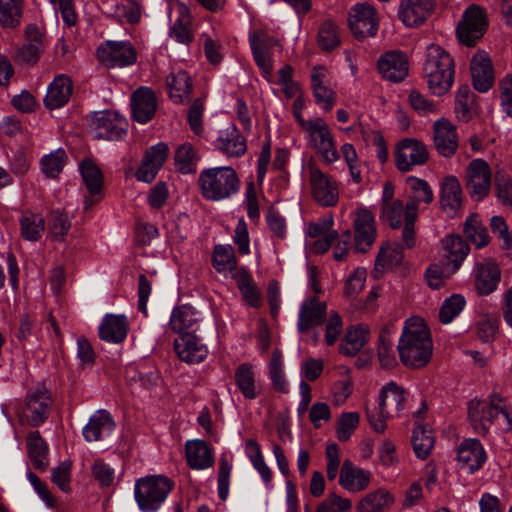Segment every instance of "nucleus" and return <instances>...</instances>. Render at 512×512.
I'll return each instance as SVG.
<instances>
[{
    "label": "nucleus",
    "mask_w": 512,
    "mask_h": 512,
    "mask_svg": "<svg viewBox=\"0 0 512 512\" xmlns=\"http://www.w3.org/2000/svg\"><path fill=\"white\" fill-rule=\"evenodd\" d=\"M457 459L469 473L480 469L486 461L485 450L477 439H466L458 448Z\"/></svg>",
    "instance_id": "nucleus-26"
},
{
    "label": "nucleus",
    "mask_w": 512,
    "mask_h": 512,
    "mask_svg": "<svg viewBox=\"0 0 512 512\" xmlns=\"http://www.w3.org/2000/svg\"><path fill=\"white\" fill-rule=\"evenodd\" d=\"M327 314V304L314 296L303 302L298 318V330L305 333L323 324Z\"/></svg>",
    "instance_id": "nucleus-19"
},
{
    "label": "nucleus",
    "mask_w": 512,
    "mask_h": 512,
    "mask_svg": "<svg viewBox=\"0 0 512 512\" xmlns=\"http://www.w3.org/2000/svg\"><path fill=\"white\" fill-rule=\"evenodd\" d=\"M379 73L391 82H402L408 75V60L401 51H389L383 54L377 62Z\"/></svg>",
    "instance_id": "nucleus-17"
},
{
    "label": "nucleus",
    "mask_w": 512,
    "mask_h": 512,
    "mask_svg": "<svg viewBox=\"0 0 512 512\" xmlns=\"http://www.w3.org/2000/svg\"><path fill=\"white\" fill-rule=\"evenodd\" d=\"M393 503V497L385 489H377L363 498L357 505V512H383Z\"/></svg>",
    "instance_id": "nucleus-46"
},
{
    "label": "nucleus",
    "mask_w": 512,
    "mask_h": 512,
    "mask_svg": "<svg viewBox=\"0 0 512 512\" xmlns=\"http://www.w3.org/2000/svg\"><path fill=\"white\" fill-rule=\"evenodd\" d=\"M196 158V151L190 143L181 144L175 152V162L180 165V172H192L191 165Z\"/></svg>",
    "instance_id": "nucleus-62"
},
{
    "label": "nucleus",
    "mask_w": 512,
    "mask_h": 512,
    "mask_svg": "<svg viewBox=\"0 0 512 512\" xmlns=\"http://www.w3.org/2000/svg\"><path fill=\"white\" fill-rule=\"evenodd\" d=\"M392 346V342L388 338L386 330H382L378 339L377 354L381 366L384 368H392L396 365V358Z\"/></svg>",
    "instance_id": "nucleus-60"
},
{
    "label": "nucleus",
    "mask_w": 512,
    "mask_h": 512,
    "mask_svg": "<svg viewBox=\"0 0 512 512\" xmlns=\"http://www.w3.org/2000/svg\"><path fill=\"white\" fill-rule=\"evenodd\" d=\"M174 488V482L163 475H150L135 483V500L143 512H155Z\"/></svg>",
    "instance_id": "nucleus-4"
},
{
    "label": "nucleus",
    "mask_w": 512,
    "mask_h": 512,
    "mask_svg": "<svg viewBox=\"0 0 512 512\" xmlns=\"http://www.w3.org/2000/svg\"><path fill=\"white\" fill-rule=\"evenodd\" d=\"M406 183L409 185L412 196L416 201L423 202L427 205L431 204L434 200V194L429 183L421 178L415 176H409L406 179Z\"/></svg>",
    "instance_id": "nucleus-59"
},
{
    "label": "nucleus",
    "mask_w": 512,
    "mask_h": 512,
    "mask_svg": "<svg viewBox=\"0 0 512 512\" xmlns=\"http://www.w3.org/2000/svg\"><path fill=\"white\" fill-rule=\"evenodd\" d=\"M465 306V299L460 294H453L449 298H447L439 311V320L443 324L450 323L460 312L463 310Z\"/></svg>",
    "instance_id": "nucleus-56"
},
{
    "label": "nucleus",
    "mask_w": 512,
    "mask_h": 512,
    "mask_svg": "<svg viewBox=\"0 0 512 512\" xmlns=\"http://www.w3.org/2000/svg\"><path fill=\"white\" fill-rule=\"evenodd\" d=\"M349 27L358 40L374 37L379 28L376 9L368 3L356 4L349 13Z\"/></svg>",
    "instance_id": "nucleus-10"
},
{
    "label": "nucleus",
    "mask_w": 512,
    "mask_h": 512,
    "mask_svg": "<svg viewBox=\"0 0 512 512\" xmlns=\"http://www.w3.org/2000/svg\"><path fill=\"white\" fill-rule=\"evenodd\" d=\"M282 366V352L280 349L275 348L269 363L270 379L275 390L281 393H287L288 390Z\"/></svg>",
    "instance_id": "nucleus-52"
},
{
    "label": "nucleus",
    "mask_w": 512,
    "mask_h": 512,
    "mask_svg": "<svg viewBox=\"0 0 512 512\" xmlns=\"http://www.w3.org/2000/svg\"><path fill=\"white\" fill-rule=\"evenodd\" d=\"M312 196L323 207L335 206L339 199L336 181L319 169H312L310 175Z\"/></svg>",
    "instance_id": "nucleus-13"
},
{
    "label": "nucleus",
    "mask_w": 512,
    "mask_h": 512,
    "mask_svg": "<svg viewBox=\"0 0 512 512\" xmlns=\"http://www.w3.org/2000/svg\"><path fill=\"white\" fill-rule=\"evenodd\" d=\"M66 152L59 148L41 159L43 173L49 178H56L66 163Z\"/></svg>",
    "instance_id": "nucleus-53"
},
{
    "label": "nucleus",
    "mask_w": 512,
    "mask_h": 512,
    "mask_svg": "<svg viewBox=\"0 0 512 512\" xmlns=\"http://www.w3.org/2000/svg\"><path fill=\"white\" fill-rule=\"evenodd\" d=\"M197 183L202 197L209 201L229 199L237 194L241 187L237 172L230 166L202 170Z\"/></svg>",
    "instance_id": "nucleus-3"
},
{
    "label": "nucleus",
    "mask_w": 512,
    "mask_h": 512,
    "mask_svg": "<svg viewBox=\"0 0 512 512\" xmlns=\"http://www.w3.org/2000/svg\"><path fill=\"white\" fill-rule=\"evenodd\" d=\"M295 118L301 127L309 134L311 145L316 148L327 163H333L338 158V152L334 146L332 134L328 125L322 118L304 120L300 113L295 112Z\"/></svg>",
    "instance_id": "nucleus-5"
},
{
    "label": "nucleus",
    "mask_w": 512,
    "mask_h": 512,
    "mask_svg": "<svg viewBox=\"0 0 512 512\" xmlns=\"http://www.w3.org/2000/svg\"><path fill=\"white\" fill-rule=\"evenodd\" d=\"M23 13V0H0V25L15 28L20 25Z\"/></svg>",
    "instance_id": "nucleus-49"
},
{
    "label": "nucleus",
    "mask_w": 512,
    "mask_h": 512,
    "mask_svg": "<svg viewBox=\"0 0 512 512\" xmlns=\"http://www.w3.org/2000/svg\"><path fill=\"white\" fill-rule=\"evenodd\" d=\"M197 323L195 309L190 305H180L173 309L169 325L175 333L183 335L184 333H195Z\"/></svg>",
    "instance_id": "nucleus-34"
},
{
    "label": "nucleus",
    "mask_w": 512,
    "mask_h": 512,
    "mask_svg": "<svg viewBox=\"0 0 512 512\" xmlns=\"http://www.w3.org/2000/svg\"><path fill=\"white\" fill-rule=\"evenodd\" d=\"M249 41L252 52L269 53L274 46L278 45V40L262 29L253 31Z\"/></svg>",
    "instance_id": "nucleus-61"
},
{
    "label": "nucleus",
    "mask_w": 512,
    "mask_h": 512,
    "mask_svg": "<svg viewBox=\"0 0 512 512\" xmlns=\"http://www.w3.org/2000/svg\"><path fill=\"white\" fill-rule=\"evenodd\" d=\"M20 229L25 240L38 241L45 230V220L40 214L25 213L20 219Z\"/></svg>",
    "instance_id": "nucleus-50"
},
{
    "label": "nucleus",
    "mask_w": 512,
    "mask_h": 512,
    "mask_svg": "<svg viewBox=\"0 0 512 512\" xmlns=\"http://www.w3.org/2000/svg\"><path fill=\"white\" fill-rule=\"evenodd\" d=\"M434 144L438 153L444 157H452L458 148V137L455 126L447 119L434 123Z\"/></svg>",
    "instance_id": "nucleus-20"
},
{
    "label": "nucleus",
    "mask_w": 512,
    "mask_h": 512,
    "mask_svg": "<svg viewBox=\"0 0 512 512\" xmlns=\"http://www.w3.org/2000/svg\"><path fill=\"white\" fill-rule=\"evenodd\" d=\"M115 422L111 414L104 410H98L92 415L83 428V437L86 441H100L104 432H111L115 429Z\"/></svg>",
    "instance_id": "nucleus-33"
},
{
    "label": "nucleus",
    "mask_w": 512,
    "mask_h": 512,
    "mask_svg": "<svg viewBox=\"0 0 512 512\" xmlns=\"http://www.w3.org/2000/svg\"><path fill=\"white\" fill-rule=\"evenodd\" d=\"M455 113L459 121L469 122L476 113L475 94L468 85H461L455 97Z\"/></svg>",
    "instance_id": "nucleus-40"
},
{
    "label": "nucleus",
    "mask_w": 512,
    "mask_h": 512,
    "mask_svg": "<svg viewBox=\"0 0 512 512\" xmlns=\"http://www.w3.org/2000/svg\"><path fill=\"white\" fill-rule=\"evenodd\" d=\"M187 464L192 469L202 470L212 467L214 456L204 440L188 441L185 445Z\"/></svg>",
    "instance_id": "nucleus-32"
},
{
    "label": "nucleus",
    "mask_w": 512,
    "mask_h": 512,
    "mask_svg": "<svg viewBox=\"0 0 512 512\" xmlns=\"http://www.w3.org/2000/svg\"><path fill=\"white\" fill-rule=\"evenodd\" d=\"M82 179L90 195H98L103 187V174L97 164L91 159H84L79 165Z\"/></svg>",
    "instance_id": "nucleus-42"
},
{
    "label": "nucleus",
    "mask_w": 512,
    "mask_h": 512,
    "mask_svg": "<svg viewBox=\"0 0 512 512\" xmlns=\"http://www.w3.org/2000/svg\"><path fill=\"white\" fill-rule=\"evenodd\" d=\"M360 415L358 412L342 413L337 421L336 435L340 442H346L358 427Z\"/></svg>",
    "instance_id": "nucleus-55"
},
{
    "label": "nucleus",
    "mask_w": 512,
    "mask_h": 512,
    "mask_svg": "<svg viewBox=\"0 0 512 512\" xmlns=\"http://www.w3.org/2000/svg\"><path fill=\"white\" fill-rule=\"evenodd\" d=\"M501 271L494 261L477 263L475 268V289L480 296L491 294L497 289Z\"/></svg>",
    "instance_id": "nucleus-25"
},
{
    "label": "nucleus",
    "mask_w": 512,
    "mask_h": 512,
    "mask_svg": "<svg viewBox=\"0 0 512 512\" xmlns=\"http://www.w3.org/2000/svg\"><path fill=\"white\" fill-rule=\"evenodd\" d=\"M470 71L473 87L479 92H487L494 84L495 74L492 60L484 51H478L471 59Z\"/></svg>",
    "instance_id": "nucleus-16"
},
{
    "label": "nucleus",
    "mask_w": 512,
    "mask_h": 512,
    "mask_svg": "<svg viewBox=\"0 0 512 512\" xmlns=\"http://www.w3.org/2000/svg\"><path fill=\"white\" fill-rule=\"evenodd\" d=\"M397 349L402 364L408 368L420 369L430 362L433 351L431 334L421 319L406 321Z\"/></svg>",
    "instance_id": "nucleus-1"
},
{
    "label": "nucleus",
    "mask_w": 512,
    "mask_h": 512,
    "mask_svg": "<svg viewBox=\"0 0 512 512\" xmlns=\"http://www.w3.org/2000/svg\"><path fill=\"white\" fill-rule=\"evenodd\" d=\"M463 233L477 248L484 247L489 243L487 228L481 223L476 213H472L466 218Z\"/></svg>",
    "instance_id": "nucleus-47"
},
{
    "label": "nucleus",
    "mask_w": 512,
    "mask_h": 512,
    "mask_svg": "<svg viewBox=\"0 0 512 512\" xmlns=\"http://www.w3.org/2000/svg\"><path fill=\"white\" fill-rule=\"evenodd\" d=\"M503 398L499 394H491L489 402L486 400L473 399L468 405V418L479 434H486L489 425L500 416Z\"/></svg>",
    "instance_id": "nucleus-7"
},
{
    "label": "nucleus",
    "mask_w": 512,
    "mask_h": 512,
    "mask_svg": "<svg viewBox=\"0 0 512 512\" xmlns=\"http://www.w3.org/2000/svg\"><path fill=\"white\" fill-rule=\"evenodd\" d=\"M72 94V82L66 75H58L48 87L44 105L49 110L64 106Z\"/></svg>",
    "instance_id": "nucleus-30"
},
{
    "label": "nucleus",
    "mask_w": 512,
    "mask_h": 512,
    "mask_svg": "<svg viewBox=\"0 0 512 512\" xmlns=\"http://www.w3.org/2000/svg\"><path fill=\"white\" fill-rule=\"evenodd\" d=\"M27 43L18 49L16 59L25 64L34 65L44 51V35L36 25L26 28Z\"/></svg>",
    "instance_id": "nucleus-27"
},
{
    "label": "nucleus",
    "mask_w": 512,
    "mask_h": 512,
    "mask_svg": "<svg viewBox=\"0 0 512 512\" xmlns=\"http://www.w3.org/2000/svg\"><path fill=\"white\" fill-rule=\"evenodd\" d=\"M354 241L358 252L366 253L376 239V226L374 215L366 208H360L354 219Z\"/></svg>",
    "instance_id": "nucleus-14"
},
{
    "label": "nucleus",
    "mask_w": 512,
    "mask_h": 512,
    "mask_svg": "<svg viewBox=\"0 0 512 512\" xmlns=\"http://www.w3.org/2000/svg\"><path fill=\"white\" fill-rule=\"evenodd\" d=\"M491 169L483 159L470 162L466 170V189L471 197L481 200L489 193L491 186Z\"/></svg>",
    "instance_id": "nucleus-12"
},
{
    "label": "nucleus",
    "mask_w": 512,
    "mask_h": 512,
    "mask_svg": "<svg viewBox=\"0 0 512 512\" xmlns=\"http://www.w3.org/2000/svg\"><path fill=\"white\" fill-rule=\"evenodd\" d=\"M423 72L430 92L436 96H443L454 82V59L441 46L431 44L426 51Z\"/></svg>",
    "instance_id": "nucleus-2"
},
{
    "label": "nucleus",
    "mask_w": 512,
    "mask_h": 512,
    "mask_svg": "<svg viewBox=\"0 0 512 512\" xmlns=\"http://www.w3.org/2000/svg\"><path fill=\"white\" fill-rule=\"evenodd\" d=\"M128 331L129 322L124 315L107 314L99 326V337L101 340L118 344L125 340Z\"/></svg>",
    "instance_id": "nucleus-28"
},
{
    "label": "nucleus",
    "mask_w": 512,
    "mask_h": 512,
    "mask_svg": "<svg viewBox=\"0 0 512 512\" xmlns=\"http://www.w3.org/2000/svg\"><path fill=\"white\" fill-rule=\"evenodd\" d=\"M444 248L447 253L444 255L443 259L451 263L457 269L460 268L463 260L470 251L469 245L459 235L446 237Z\"/></svg>",
    "instance_id": "nucleus-43"
},
{
    "label": "nucleus",
    "mask_w": 512,
    "mask_h": 512,
    "mask_svg": "<svg viewBox=\"0 0 512 512\" xmlns=\"http://www.w3.org/2000/svg\"><path fill=\"white\" fill-rule=\"evenodd\" d=\"M405 401V390L395 382H389L380 391L379 409L385 411L386 406L389 405L399 412L404 409Z\"/></svg>",
    "instance_id": "nucleus-44"
},
{
    "label": "nucleus",
    "mask_w": 512,
    "mask_h": 512,
    "mask_svg": "<svg viewBox=\"0 0 512 512\" xmlns=\"http://www.w3.org/2000/svg\"><path fill=\"white\" fill-rule=\"evenodd\" d=\"M218 149L228 157H241L247 151L246 138L231 124L217 138Z\"/></svg>",
    "instance_id": "nucleus-31"
},
{
    "label": "nucleus",
    "mask_w": 512,
    "mask_h": 512,
    "mask_svg": "<svg viewBox=\"0 0 512 512\" xmlns=\"http://www.w3.org/2000/svg\"><path fill=\"white\" fill-rule=\"evenodd\" d=\"M27 451L33 467L45 471L48 466V446L39 431L30 432L27 436Z\"/></svg>",
    "instance_id": "nucleus-38"
},
{
    "label": "nucleus",
    "mask_w": 512,
    "mask_h": 512,
    "mask_svg": "<svg viewBox=\"0 0 512 512\" xmlns=\"http://www.w3.org/2000/svg\"><path fill=\"white\" fill-rule=\"evenodd\" d=\"M462 204V188L459 180L446 176L441 183L440 207L449 217H454Z\"/></svg>",
    "instance_id": "nucleus-24"
},
{
    "label": "nucleus",
    "mask_w": 512,
    "mask_h": 512,
    "mask_svg": "<svg viewBox=\"0 0 512 512\" xmlns=\"http://www.w3.org/2000/svg\"><path fill=\"white\" fill-rule=\"evenodd\" d=\"M326 77V68L323 66H315L311 74V87L316 103L323 105L326 111H330L334 105L336 93L323 85Z\"/></svg>",
    "instance_id": "nucleus-35"
},
{
    "label": "nucleus",
    "mask_w": 512,
    "mask_h": 512,
    "mask_svg": "<svg viewBox=\"0 0 512 512\" xmlns=\"http://www.w3.org/2000/svg\"><path fill=\"white\" fill-rule=\"evenodd\" d=\"M458 269L443 258L438 264H431L426 270V279L429 287L439 289L444 285L446 279L453 275Z\"/></svg>",
    "instance_id": "nucleus-51"
},
{
    "label": "nucleus",
    "mask_w": 512,
    "mask_h": 512,
    "mask_svg": "<svg viewBox=\"0 0 512 512\" xmlns=\"http://www.w3.org/2000/svg\"><path fill=\"white\" fill-rule=\"evenodd\" d=\"M233 279L236 281L244 301L254 308L260 307V292L247 268L241 267L238 271H235Z\"/></svg>",
    "instance_id": "nucleus-39"
},
{
    "label": "nucleus",
    "mask_w": 512,
    "mask_h": 512,
    "mask_svg": "<svg viewBox=\"0 0 512 512\" xmlns=\"http://www.w3.org/2000/svg\"><path fill=\"white\" fill-rule=\"evenodd\" d=\"M212 265L217 272L229 271L233 273L238 271L237 258L231 245H216L212 254Z\"/></svg>",
    "instance_id": "nucleus-45"
},
{
    "label": "nucleus",
    "mask_w": 512,
    "mask_h": 512,
    "mask_svg": "<svg viewBox=\"0 0 512 512\" xmlns=\"http://www.w3.org/2000/svg\"><path fill=\"white\" fill-rule=\"evenodd\" d=\"M429 160L427 147L421 141L414 138L401 140L394 153V162L401 172H409L414 166L424 165Z\"/></svg>",
    "instance_id": "nucleus-8"
},
{
    "label": "nucleus",
    "mask_w": 512,
    "mask_h": 512,
    "mask_svg": "<svg viewBox=\"0 0 512 512\" xmlns=\"http://www.w3.org/2000/svg\"><path fill=\"white\" fill-rule=\"evenodd\" d=\"M48 224L52 236L59 240H63L71 228V221L68 214L59 209L50 212Z\"/></svg>",
    "instance_id": "nucleus-54"
},
{
    "label": "nucleus",
    "mask_w": 512,
    "mask_h": 512,
    "mask_svg": "<svg viewBox=\"0 0 512 512\" xmlns=\"http://www.w3.org/2000/svg\"><path fill=\"white\" fill-rule=\"evenodd\" d=\"M52 400L46 389L37 390L27 394L26 409L30 412L28 423L32 427H38L49 416Z\"/></svg>",
    "instance_id": "nucleus-23"
},
{
    "label": "nucleus",
    "mask_w": 512,
    "mask_h": 512,
    "mask_svg": "<svg viewBox=\"0 0 512 512\" xmlns=\"http://www.w3.org/2000/svg\"><path fill=\"white\" fill-rule=\"evenodd\" d=\"M501 106L512 117V75L508 74L499 81Z\"/></svg>",
    "instance_id": "nucleus-64"
},
{
    "label": "nucleus",
    "mask_w": 512,
    "mask_h": 512,
    "mask_svg": "<svg viewBox=\"0 0 512 512\" xmlns=\"http://www.w3.org/2000/svg\"><path fill=\"white\" fill-rule=\"evenodd\" d=\"M434 6V0H404L399 8V18L406 26H418L428 18Z\"/></svg>",
    "instance_id": "nucleus-22"
},
{
    "label": "nucleus",
    "mask_w": 512,
    "mask_h": 512,
    "mask_svg": "<svg viewBox=\"0 0 512 512\" xmlns=\"http://www.w3.org/2000/svg\"><path fill=\"white\" fill-rule=\"evenodd\" d=\"M499 328V317L497 315H483L476 323L477 336L483 342L494 340Z\"/></svg>",
    "instance_id": "nucleus-58"
},
{
    "label": "nucleus",
    "mask_w": 512,
    "mask_h": 512,
    "mask_svg": "<svg viewBox=\"0 0 512 512\" xmlns=\"http://www.w3.org/2000/svg\"><path fill=\"white\" fill-rule=\"evenodd\" d=\"M235 382L246 399H255L259 392L257 391L253 367L250 363H242L235 370Z\"/></svg>",
    "instance_id": "nucleus-41"
},
{
    "label": "nucleus",
    "mask_w": 512,
    "mask_h": 512,
    "mask_svg": "<svg viewBox=\"0 0 512 512\" xmlns=\"http://www.w3.org/2000/svg\"><path fill=\"white\" fill-rule=\"evenodd\" d=\"M369 329L364 325L350 326L341 340L339 353L345 356H355L367 343Z\"/></svg>",
    "instance_id": "nucleus-36"
},
{
    "label": "nucleus",
    "mask_w": 512,
    "mask_h": 512,
    "mask_svg": "<svg viewBox=\"0 0 512 512\" xmlns=\"http://www.w3.org/2000/svg\"><path fill=\"white\" fill-rule=\"evenodd\" d=\"M318 44L323 51H331L340 44L336 25L325 21L318 31Z\"/></svg>",
    "instance_id": "nucleus-57"
},
{
    "label": "nucleus",
    "mask_w": 512,
    "mask_h": 512,
    "mask_svg": "<svg viewBox=\"0 0 512 512\" xmlns=\"http://www.w3.org/2000/svg\"><path fill=\"white\" fill-rule=\"evenodd\" d=\"M487 27L485 11L477 5H471L465 10L457 25V38L461 44L473 47L483 37Z\"/></svg>",
    "instance_id": "nucleus-6"
},
{
    "label": "nucleus",
    "mask_w": 512,
    "mask_h": 512,
    "mask_svg": "<svg viewBox=\"0 0 512 512\" xmlns=\"http://www.w3.org/2000/svg\"><path fill=\"white\" fill-rule=\"evenodd\" d=\"M167 144L160 142L150 147L141 161L135 176L137 180L151 183L168 157Z\"/></svg>",
    "instance_id": "nucleus-15"
},
{
    "label": "nucleus",
    "mask_w": 512,
    "mask_h": 512,
    "mask_svg": "<svg viewBox=\"0 0 512 512\" xmlns=\"http://www.w3.org/2000/svg\"><path fill=\"white\" fill-rule=\"evenodd\" d=\"M167 88L170 98L175 103H182L190 97L193 84L188 73L184 70H179L168 75Z\"/></svg>",
    "instance_id": "nucleus-37"
},
{
    "label": "nucleus",
    "mask_w": 512,
    "mask_h": 512,
    "mask_svg": "<svg viewBox=\"0 0 512 512\" xmlns=\"http://www.w3.org/2000/svg\"><path fill=\"white\" fill-rule=\"evenodd\" d=\"M97 58L106 67H125L136 62V52L130 42L106 41L97 49Z\"/></svg>",
    "instance_id": "nucleus-11"
},
{
    "label": "nucleus",
    "mask_w": 512,
    "mask_h": 512,
    "mask_svg": "<svg viewBox=\"0 0 512 512\" xmlns=\"http://www.w3.org/2000/svg\"><path fill=\"white\" fill-rule=\"evenodd\" d=\"M403 212V204L400 200H394L390 204L382 205L381 218L389 223L392 229L401 227V216Z\"/></svg>",
    "instance_id": "nucleus-63"
},
{
    "label": "nucleus",
    "mask_w": 512,
    "mask_h": 512,
    "mask_svg": "<svg viewBox=\"0 0 512 512\" xmlns=\"http://www.w3.org/2000/svg\"><path fill=\"white\" fill-rule=\"evenodd\" d=\"M411 443L416 456L425 460L434 447L435 439L431 430H428L425 425L419 424L413 430Z\"/></svg>",
    "instance_id": "nucleus-48"
},
{
    "label": "nucleus",
    "mask_w": 512,
    "mask_h": 512,
    "mask_svg": "<svg viewBox=\"0 0 512 512\" xmlns=\"http://www.w3.org/2000/svg\"><path fill=\"white\" fill-rule=\"evenodd\" d=\"M131 108L132 117L138 123L145 124L151 121L157 109L155 92L148 87L136 89L131 96Z\"/></svg>",
    "instance_id": "nucleus-18"
},
{
    "label": "nucleus",
    "mask_w": 512,
    "mask_h": 512,
    "mask_svg": "<svg viewBox=\"0 0 512 512\" xmlns=\"http://www.w3.org/2000/svg\"><path fill=\"white\" fill-rule=\"evenodd\" d=\"M370 477L369 471L356 467L350 460H345L340 470L339 484L350 492H360L368 487Z\"/></svg>",
    "instance_id": "nucleus-29"
},
{
    "label": "nucleus",
    "mask_w": 512,
    "mask_h": 512,
    "mask_svg": "<svg viewBox=\"0 0 512 512\" xmlns=\"http://www.w3.org/2000/svg\"><path fill=\"white\" fill-rule=\"evenodd\" d=\"M178 357L187 363H200L207 356V348L194 333H184L174 341Z\"/></svg>",
    "instance_id": "nucleus-21"
},
{
    "label": "nucleus",
    "mask_w": 512,
    "mask_h": 512,
    "mask_svg": "<svg viewBox=\"0 0 512 512\" xmlns=\"http://www.w3.org/2000/svg\"><path fill=\"white\" fill-rule=\"evenodd\" d=\"M91 127L96 138L116 141L126 135L128 122L119 113L106 110L94 113Z\"/></svg>",
    "instance_id": "nucleus-9"
}]
</instances>
